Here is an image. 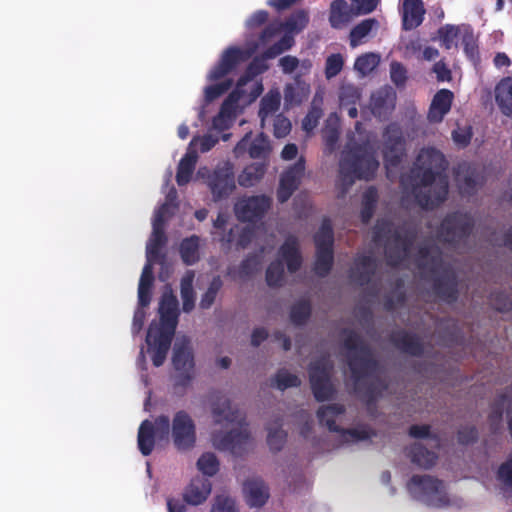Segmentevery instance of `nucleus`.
<instances>
[{
    "label": "nucleus",
    "instance_id": "f257e3e1",
    "mask_svg": "<svg viewBox=\"0 0 512 512\" xmlns=\"http://www.w3.org/2000/svg\"><path fill=\"white\" fill-rule=\"evenodd\" d=\"M447 166L442 152L435 148H423L409 172L401 175V186L411 189L422 209L433 210L444 203L448 196Z\"/></svg>",
    "mask_w": 512,
    "mask_h": 512
},
{
    "label": "nucleus",
    "instance_id": "f03ea898",
    "mask_svg": "<svg viewBox=\"0 0 512 512\" xmlns=\"http://www.w3.org/2000/svg\"><path fill=\"white\" fill-rule=\"evenodd\" d=\"M343 346L349 351L348 367L354 384V391L367 406L374 405L387 384L378 376L379 362L361 336L353 330H344Z\"/></svg>",
    "mask_w": 512,
    "mask_h": 512
},
{
    "label": "nucleus",
    "instance_id": "7ed1b4c3",
    "mask_svg": "<svg viewBox=\"0 0 512 512\" xmlns=\"http://www.w3.org/2000/svg\"><path fill=\"white\" fill-rule=\"evenodd\" d=\"M379 168L375 152L368 143H353L343 150L339 162L338 186L344 195L356 179L371 180Z\"/></svg>",
    "mask_w": 512,
    "mask_h": 512
},
{
    "label": "nucleus",
    "instance_id": "20e7f679",
    "mask_svg": "<svg viewBox=\"0 0 512 512\" xmlns=\"http://www.w3.org/2000/svg\"><path fill=\"white\" fill-rule=\"evenodd\" d=\"M417 266L420 270L432 275L441 273L434 278L433 291L443 301L451 304L459 297L458 278L455 271L445 266L442 251L437 246L422 245L418 249Z\"/></svg>",
    "mask_w": 512,
    "mask_h": 512
},
{
    "label": "nucleus",
    "instance_id": "39448f33",
    "mask_svg": "<svg viewBox=\"0 0 512 512\" xmlns=\"http://www.w3.org/2000/svg\"><path fill=\"white\" fill-rule=\"evenodd\" d=\"M415 238V229L405 226L395 228L393 223L386 219L377 220L373 228V241H386L385 257L391 267L399 266L407 258Z\"/></svg>",
    "mask_w": 512,
    "mask_h": 512
},
{
    "label": "nucleus",
    "instance_id": "423d86ee",
    "mask_svg": "<svg viewBox=\"0 0 512 512\" xmlns=\"http://www.w3.org/2000/svg\"><path fill=\"white\" fill-rule=\"evenodd\" d=\"M278 259L272 261L266 269V283L269 287H281L284 283V263L290 274L300 270L303 258L295 236H288L278 251Z\"/></svg>",
    "mask_w": 512,
    "mask_h": 512
},
{
    "label": "nucleus",
    "instance_id": "0eeeda50",
    "mask_svg": "<svg viewBox=\"0 0 512 512\" xmlns=\"http://www.w3.org/2000/svg\"><path fill=\"white\" fill-rule=\"evenodd\" d=\"M474 228V220L468 213H448L442 220L437 235L440 241L452 246L466 241Z\"/></svg>",
    "mask_w": 512,
    "mask_h": 512
},
{
    "label": "nucleus",
    "instance_id": "6e6552de",
    "mask_svg": "<svg viewBox=\"0 0 512 512\" xmlns=\"http://www.w3.org/2000/svg\"><path fill=\"white\" fill-rule=\"evenodd\" d=\"M172 363L177 371L175 386L186 388L193 379L195 366L193 348L189 337L177 338L173 347Z\"/></svg>",
    "mask_w": 512,
    "mask_h": 512
},
{
    "label": "nucleus",
    "instance_id": "1a4fd4ad",
    "mask_svg": "<svg viewBox=\"0 0 512 512\" xmlns=\"http://www.w3.org/2000/svg\"><path fill=\"white\" fill-rule=\"evenodd\" d=\"M407 488L415 498L427 505L442 506L446 503L443 482L430 475H413Z\"/></svg>",
    "mask_w": 512,
    "mask_h": 512
},
{
    "label": "nucleus",
    "instance_id": "9d476101",
    "mask_svg": "<svg viewBox=\"0 0 512 512\" xmlns=\"http://www.w3.org/2000/svg\"><path fill=\"white\" fill-rule=\"evenodd\" d=\"M170 436V419L167 415H160L154 422L146 419L138 429L137 445L143 456H149L155 446V437L159 440H168Z\"/></svg>",
    "mask_w": 512,
    "mask_h": 512
},
{
    "label": "nucleus",
    "instance_id": "9b49d317",
    "mask_svg": "<svg viewBox=\"0 0 512 512\" xmlns=\"http://www.w3.org/2000/svg\"><path fill=\"white\" fill-rule=\"evenodd\" d=\"M332 365L326 358L312 361L309 365V380L315 399L319 402L330 400L335 389L330 380Z\"/></svg>",
    "mask_w": 512,
    "mask_h": 512
},
{
    "label": "nucleus",
    "instance_id": "f8f14e48",
    "mask_svg": "<svg viewBox=\"0 0 512 512\" xmlns=\"http://www.w3.org/2000/svg\"><path fill=\"white\" fill-rule=\"evenodd\" d=\"M170 435L179 451L192 449L196 443V425L185 410L177 411L170 423Z\"/></svg>",
    "mask_w": 512,
    "mask_h": 512
},
{
    "label": "nucleus",
    "instance_id": "ddd939ff",
    "mask_svg": "<svg viewBox=\"0 0 512 512\" xmlns=\"http://www.w3.org/2000/svg\"><path fill=\"white\" fill-rule=\"evenodd\" d=\"M271 204L272 199L270 197L255 195L237 201L234 211L238 220L255 223L265 216Z\"/></svg>",
    "mask_w": 512,
    "mask_h": 512
},
{
    "label": "nucleus",
    "instance_id": "4468645a",
    "mask_svg": "<svg viewBox=\"0 0 512 512\" xmlns=\"http://www.w3.org/2000/svg\"><path fill=\"white\" fill-rule=\"evenodd\" d=\"M208 186L214 201L228 198L236 188L233 166L229 162L217 166L208 178Z\"/></svg>",
    "mask_w": 512,
    "mask_h": 512
},
{
    "label": "nucleus",
    "instance_id": "2eb2a0df",
    "mask_svg": "<svg viewBox=\"0 0 512 512\" xmlns=\"http://www.w3.org/2000/svg\"><path fill=\"white\" fill-rule=\"evenodd\" d=\"M455 181L461 195L472 196L484 182V176L478 165L462 162L455 168Z\"/></svg>",
    "mask_w": 512,
    "mask_h": 512
},
{
    "label": "nucleus",
    "instance_id": "dca6fc26",
    "mask_svg": "<svg viewBox=\"0 0 512 512\" xmlns=\"http://www.w3.org/2000/svg\"><path fill=\"white\" fill-rule=\"evenodd\" d=\"M160 325L153 327L154 331L174 335L178 324V300L170 287L161 297L159 304Z\"/></svg>",
    "mask_w": 512,
    "mask_h": 512
},
{
    "label": "nucleus",
    "instance_id": "f3484780",
    "mask_svg": "<svg viewBox=\"0 0 512 512\" xmlns=\"http://www.w3.org/2000/svg\"><path fill=\"white\" fill-rule=\"evenodd\" d=\"M250 440V433L247 428L232 429L226 433H219L213 436L214 445L217 449L229 451L235 456H242Z\"/></svg>",
    "mask_w": 512,
    "mask_h": 512
},
{
    "label": "nucleus",
    "instance_id": "a211bd4d",
    "mask_svg": "<svg viewBox=\"0 0 512 512\" xmlns=\"http://www.w3.org/2000/svg\"><path fill=\"white\" fill-rule=\"evenodd\" d=\"M169 209L167 203L163 204L156 212L153 220V232L146 246V259L157 261L161 256V249L167 242L164 232L165 214Z\"/></svg>",
    "mask_w": 512,
    "mask_h": 512
},
{
    "label": "nucleus",
    "instance_id": "6ab92c4d",
    "mask_svg": "<svg viewBox=\"0 0 512 512\" xmlns=\"http://www.w3.org/2000/svg\"><path fill=\"white\" fill-rule=\"evenodd\" d=\"M305 171V161L300 158L297 162L287 169L280 178L277 190V199L280 203L288 201L295 190H297L301 178Z\"/></svg>",
    "mask_w": 512,
    "mask_h": 512
},
{
    "label": "nucleus",
    "instance_id": "aec40b11",
    "mask_svg": "<svg viewBox=\"0 0 512 512\" xmlns=\"http://www.w3.org/2000/svg\"><path fill=\"white\" fill-rule=\"evenodd\" d=\"M174 335L154 331L150 326L147 332L146 342L148 353L151 355L153 365L160 367L166 360Z\"/></svg>",
    "mask_w": 512,
    "mask_h": 512
},
{
    "label": "nucleus",
    "instance_id": "412c9836",
    "mask_svg": "<svg viewBox=\"0 0 512 512\" xmlns=\"http://www.w3.org/2000/svg\"><path fill=\"white\" fill-rule=\"evenodd\" d=\"M245 59L246 55L243 50L238 47H229L223 52L218 64L210 71L209 80L216 81L223 78L232 72L239 63L245 61Z\"/></svg>",
    "mask_w": 512,
    "mask_h": 512
},
{
    "label": "nucleus",
    "instance_id": "4be33fe9",
    "mask_svg": "<svg viewBox=\"0 0 512 512\" xmlns=\"http://www.w3.org/2000/svg\"><path fill=\"white\" fill-rule=\"evenodd\" d=\"M376 270L377 262L372 255H359L349 271V279L359 286H365L371 282Z\"/></svg>",
    "mask_w": 512,
    "mask_h": 512
},
{
    "label": "nucleus",
    "instance_id": "5701e85b",
    "mask_svg": "<svg viewBox=\"0 0 512 512\" xmlns=\"http://www.w3.org/2000/svg\"><path fill=\"white\" fill-rule=\"evenodd\" d=\"M390 341L404 354L414 357H421L424 354V343L415 333L397 330L391 334Z\"/></svg>",
    "mask_w": 512,
    "mask_h": 512
},
{
    "label": "nucleus",
    "instance_id": "b1692460",
    "mask_svg": "<svg viewBox=\"0 0 512 512\" xmlns=\"http://www.w3.org/2000/svg\"><path fill=\"white\" fill-rule=\"evenodd\" d=\"M454 94L449 89L438 90L429 106L427 118L431 123H440L444 117L450 112Z\"/></svg>",
    "mask_w": 512,
    "mask_h": 512
},
{
    "label": "nucleus",
    "instance_id": "393cba45",
    "mask_svg": "<svg viewBox=\"0 0 512 512\" xmlns=\"http://www.w3.org/2000/svg\"><path fill=\"white\" fill-rule=\"evenodd\" d=\"M211 410L215 424L222 425L224 423L238 422L242 425L243 419H239V411L231 406L230 400L224 395L217 396L212 401Z\"/></svg>",
    "mask_w": 512,
    "mask_h": 512
},
{
    "label": "nucleus",
    "instance_id": "a878e982",
    "mask_svg": "<svg viewBox=\"0 0 512 512\" xmlns=\"http://www.w3.org/2000/svg\"><path fill=\"white\" fill-rule=\"evenodd\" d=\"M211 490L212 485L208 479L196 477L185 487L183 497L188 505L198 506L207 500Z\"/></svg>",
    "mask_w": 512,
    "mask_h": 512
},
{
    "label": "nucleus",
    "instance_id": "bb28decb",
    "mask_svg": "<svg viewBox=\"0 0 512 512\" xmlns=\"http://www.w3.org/2000/svg\"><path fill=\"white\" fill-rule=\"evenodd\" d=\"M426 13L422 0H403L402 28L406 31L419 27Z\"/></svg>",
    "mask_w": 512,
    "mask_h": 512
},
{
    "label": "nucleus",
    "instance_id": "cd10ccee",
    "mask_svg": "<svg viewBox=\"0 0 512 512\" xmlns=\"http://www.w3.org/2000/svg\"><path fill=\"white\" fill-rule=\"evenodd\" d=\"M357 17L354 8L346 0H333L329 9V23L334 29H342Z\"/></svg>",
    "mask_w": 512,
    "mask_h": 512
},
{
    "label": "nucleus",
    "instance_id": "c85d7f7f",
    "mask_svg": "<svg viewBox=\"0 0 512 512\" xmlns=\"http://www.w3.org/2000/svg\"><path fill=\"white\" fill-rule=\"evenodd\" d=\"M379 28V21L375 18H367L356 24L349 33L348 40L351 48H356L367 42L373 32Z\"/></svg>",
    "mask_w": 512,
    "mask_h": 512
},
{
    "label": "nucleus",
    "instance_id": "c756f323",
    "mask_svg": "<svg viewBox=\"0 0 512 512\" xmlns=\"http://www.w3.org/2000/svg\"><path fill=\"white\" fill-rule=\"evenodd\" d=\"M406 454L411 462L423 469L432 468L438 459L434 451L427 449L421 443H413L406 448Z\"/></svg>",
    "mask_w": 512,
    "mask_h": 512
},
{
    "label": "nucleus",
    "instance_id": "7c9ffc66",
    "mask_svg": "<svg viewBox=\"0 0 512 512\" xmlns=\"http://www.w3.org/2000/svg\"><path fill=\"white\" fill-rule=\"evenodd\" d=\"M244 490L247 493V503L251 507L260 508L269 498L268 488L262 480H248L244 484Z\"/></svg>",
    "mask_w": 512,
    "mask_h": 512
},
{
    "label": "nucleus",
    "instance_id": "2f4dec72",
    "mask_svg": "<svg viewBox=\"0 0 512 512\" xmlns=\"http://www.w3.org/2000/svg\"><path fill=\"white\" fill-rule=\"evenodd\" d=\"M197 160V151L188 147L187 152L181 158L177 167L176 182L179 186H184L190 182Z\"/></svg>",
    "mask_w": 512,
    "mask_h": 512
},
{
    "label": "nucleus",
    "instance_id": "473e14b6",
    "mask_svg": "<svg viewBox=\"0 0 512 512\" xmlns=\"http://www.w3.org/2000/svg\"><path fill=\"white\" fill-rule=\"evenodd\" d=\"M495 100L500 111L512 118V77H505L497 84Z\"/></svg>",
    "mask_w": 512,
    "mask_h": 512
},
{
    "label": "nucleus",
    "instance_id": "72a5a7b5",
    "mask_svg": "<svg viewBox=\"0 0 512 512\" xmlns=\"http://www.w3.org/2000/svg\"><path fill=\"white\" fill-rule=\"evenodd\" d=\"M512 397V384L497 394L495 400L491 404V411L488 415V421L492 431H496L503 418L504 405L510 401Z\"/></svg>",
    "mask_w": 512,
    "mask_h": 512
},
{
    "label": "nucleus",
    "instance_id": "f704fd0d",
    "mask_svg": "<svg viewBox=\"0 0 512 512\" xmlns=\"http://www.w3.org/2000/svg\"><path fill=\"white\" fill-rule=\"evenodd\" d=\"M345 412V407L342 404H329L322 406L317 411L319 423L331 432L339 433L341 428L336 424V418Z\"/></svg>",
    "mask_w": 512,
    "mask_h": 512
},
{
    "label": "nucleus",
    "instance_id": "c9c22d12",
    "mask_svg": "<svg viewBox=\"0 0 512 512\" xmlns=\"http://www.w3.org/2000/svg\"><path fill=\"white\" fill-rule=\"evenodd\" d=\"M440 338L446 346L460 344L463 340L461 329L457 320L453 318L441 319L438 323Z\"/></svg>",
    "mask_w": 512,
    "mask_h": 512
},
{
    "label": "nucleus",
    "instance_id": "e433bc0d",
    "mask_svg": "<svg viewBox=\"0 0 512 512\" xmlns=\"http://www.w3.org/2000/svg\"><path fill=\"white\" fill-rule=\"evenodd\" d=\"M194 278H195L194 271L188 270L182 277L181 283H180L182 309L186 313L191 312L195 307V292L193 289Z\"/></svg>",
    "mask_w": 512,
    "mask_h": 512
},
{
    "label": "nucleus",
    "instance_id": "4c0bfd02",
    "mask_svg": "<svg viewBox=\"0 0 512 512\" xmlns=\"http://www.w3.org/2000/svg\"><path fill=\"white\" fill-rule=\"evenodd\" d=\"M378 190L374 186L368 187L362 196L360 218L362 223L368 224L372 219L378 203Z\"/></svg>",
    "mask_w": 512,
    "mask_h": 512
},
{
    "label": "nucleus",
    "instance_id": "58836bf2",
    "mask_svg": "<svg viewBox=\"0 0 512 512\" xmlns=\"http://www.w3.org/2000/svg\"><path fill=\"white\" fill-rule=\"evenodd\" d=\"M266 173V165L264 163H252L244 168L238 176L240 186L249 188L257 184Z\"/></svg>",
    "mask_w": 512,
    "mask_h": 512
},
{
    "label": "nucleus",
    "instance_id": "ea45409f",
    "mask_svg": "<svg viewBox=\"0 0 512 512\" xmlns=\"http://www.w3.org/2000/svg\"><path fill=\"white\" fill-rule=\"evenodd\" d=\"M199 240L197 235H192L181 241L179 252L186 265H193L199 261Z\"/></svg>",
    "mask_w": 512,
    "mask_h": 512
},
{
    "label": "nucleus",
    "instance_id": "a19ab883",
    "mask_svg": "<svg viewBox=\"0 0 512 512\" xmlns=\"http://www.w3.org/2000/svg\"><path fill=\"white\" fill-rule=\"evenodd\" d=\"M281 103V95L277 89H271L261 99L258 115L261 119L262 126L268 116L278 111Z\"/></svg>",
    "mask_w": 512,
    "mask_h": 512
},
{
    "label": "nucleus",
    "instance_id": "79ce46f5",
    "mask_svg": "<svg viewBox=\"0 0 512 512\" xmlns=\"http://www.w3.org/2000/svg\"><path fill=\"white\" fill-rule=\"evenodd\" d=\"M316 250H333L334 233L329 218H324L319 230L314 235Z\"/></svg>",
    "mask_w": 512,
    "mask_h": 512
},
{
    "label": "nucleus",
    "instance_id": "37998d69",
    "mask_svg": "<svg viewBox=\"0 0 512 512\" xmlns=\"http://www.w3.org/2000/svg\"><path fill=\"white\" fill-rule=\"evenodd\" d=\"M269 66L262 56H256L246 67L244 73L237 80V86L243 89L248 82L252 81L256 76L263 74L268 70Z\"/></svg>",
    "mask_w": 512,
    "mask_h": 512
},
{
    "label": "nucleus",
    "instance_id": "c03bdc74",
    "mask_svg": "<svg viewBox=\"0 0 512 512\" xmlns=\"http://www.w3.org/2000/svg\"><path fill=\"white\" fill-rule=\"evenodd\" d=\"M267 444L270 450L274 452L280 451L287 438V433L282 429V419L278 418L273 425L267 427Z\"/></svg>",
    "mask_w": 512,
    "mask_h": 512
},
{
    "label": "nucleus",
    "instance_id": "a18cd8bd",
    "mask_svg": "<svg viewBox=\"0 0 512 512\" xmlns=\"http://www.w3.org/2000/svg\"><path fill=\"white\" fill-rule=\"evenodd\" d=\"M312 313V306L309 300H299L290 309V320L296 326L306 324Z\"/></svg>",
    "mask_w": 512,
    "mask_h": 512
},
{
    "label": "nucleus",
    "instance_id": "49530a36",
    "mask_svg": "<svg viewBox=\"0 0 512 512\" xmlns=\"http://www.w3.org/2000/svg\"><path fill=\"white\" fill-rule=\"evenodd\" d=\"M334 253L333 250H316V259L313 270L319 277H326L333 266Z\"/></svg>",
    "mask_w": 512,
    "mask_h": 512
},
{
    "label": "nucleus",
    "instance_id": "de8ad7c7",
    "mask_svg": "<svg viewBox=\"0 0 512 512\" xmlns=\"http://www.w3.org/2000/svg\"><path fill=\"white\" fill-rule=\"evenodd\" d=\"M406 302V293L404 291V281L401 278L395 281V290L387 294L384 298V308L386 311H394L397 306H402Z\"/></svg>",
    "mask_w": 512,
    "mask_h": 512
},
{
    "label": "nucleus",
    "instance_id": "09e8293b",
    "mask_svg": "<svg viewBox=\"0 0 512 512\" xmlns=\"http://www.w3.org/2000/svg\"><path fill=\"white\" fill-rule=\"evenodd\" d=\"M380 62V57L376 53H365L356 58L354 69L362 76L370 74Z\"/></svg>",
    "mask_w": 512,
    "mask_h": 512
},
{
    "label": "nucleus",
    "instance_id": "8fccbe9b",
    "mask_svg": "<svg viewBox=\"0 0 512 512\" xmlns=\"http://www.w3.org/2000/svg\"><path fill=\"white\" fill-rule=\"evenodd\" d=\"M489 302L498 312L506 313L512 311V295L508 291L499 290L492 292Z\"/></svg>",
    "mask_w": 512,
    "mask_h": 512
},
{
    "label": "nucleus",
    "instance_id": "3c124183",
    "mask_svg": "<svg viewBox=\"0 0 512 512\" xmlns=\"http://www.w3.org/2000/svg\"><path fill=\"white\" fill-rule=\"evenodd\" d=\"M244 93V90L236 85L235 89L223 101L220 112L234 119L239 101L242 99Z\"/></svg>",
    "mask_w": 512,
    "mask_h": 512
},
{
    "label": "nucleus",
    "instance_id": "603ef678",
    "mask_svg": "<svg viewBox=\"0 0 512 512\" xmlns=\"http://www.w3.org/2000/svg\"><path fill=\"white\" fill-rule=\"evenodd\" d=\"M197 468L204 475L212 477L219 471V461L214 453H203L198 461Z\"/></svg>",
    "mask_w": 512,
    "mask_h": 512
},
{
    "label": "nucleus",
    "instance_id": "864d4df0",
    "mask_svg": "<svg viewBox=\"0 0 512 512\" xmlns=\"http://www.w3.org/2000/svg\"><path fill=\"white\" fill-rule=\"evenodd\" d=\"M300 384L301 380L297 375L289 373L286 369H280L274 377V383H272V386L284 391L287 388L298 387Z\"/></svg>",
    "mask_w": 512,
    "mask_h": 512
},
{
    "label": "nucleus",
    "instance_id": "5fc2aeb1",
    "mask_svg": "<svg viewBox=\"0 0 512 512\" xmlns=\"http://www.w3.org/2000/svg\"><path fill=\"white\" fill-rule=\"evenodd\" d=\"M223 282L220 276H215L211 280L206 292L202 295L199 306L201 309H209L215 302L218 292L221 290Z\"/></svg>",
    "mask_w": 512,
    "mask_h": 512
},
{
    "label": "nucleus",
    "instance_id": "6e6d98bb",
    "mask_svg": "<svg viewBox=\"0 0 512 512\" xmlns=\"http://www.w3.org/2000/svg\"><path fill=\"white\" fill-rule=\"evenodd\" d=\"M462 45L467 58L477 65L480 62V53L477 40L472 31L466 32L462 37Z\"/></svg>",
    "mask_w": 512,
    "mask_h": 512
},
{
    "label": "nucleus",
    "instance_id": "4d7b16f0",
    "mask_svg": "<svg viewBox=\"0 0 512 512\" xmlns=\"http://www.w3.org/2000/svg\"><path fill=\"white\" fill-rule=\"evenodd\" d=\"M405 145H383V158L386 167H397L404 154Z\"/></svg>",
    "mask_w": 512,
    "mask_h": 512
},
{
    "label": "nucleus",
    "instance_id": "13d9d810",
    "mask_svg": "<svg viewBox=\"0 0 512 512\" xmlns=\"http://www.w3.org/2000/svg\"><path fill=\"white\" fill-rule=\"evenodd\" d=\"M344 59L340 53H334L326 58L325 77L329 80L336 77L343 69Z\"/></svg>",
    "mask_w": 512,
    "mask_h": 512
},
{
    "label": "nucleus",
    "instance_id": "bf43d9fd",
    "mask_svg": "<svg viewBox=\"0 0 512 512\" xmlns=\"http://www.w3.org/2000/svg\"><path fill=\"white\" fill-rule=\"evenodd\" d=\"M260 256L249 254L242 260L239 266V275L241 278H248L254 275L260 268Z\"/></svg>",
    "mask_w": 512,
    "mask_h": 512
},
{
    "label": "nucleus",
    "instance_id": "052dcab7",
    "mask_svg": "<svg viewBox=\"0 0 512 512\" xmlns=\"http://www.w3.org/2000/svg\"><path fill=\"white\" fill-rule=\"evenodd\" d=\"M384 145H405V139L400 126L397 123H390L386 126L384 133Z\"/></svg>",
    "mask_w": 512,
    "mask_h": 512
},
{
    "label": "nucleus",
    "instance_id": "680f3d73",
    "mask_svg": "<svg viewBox=\"0 0 512 512\" xmlns=\"http://www.w3.org/2000/svg\"><path fill=\"white\" fill-rule=\"evenodd\" d=\"M479 439L478 429L474 425L462 426L457 431V441L459 444L467 446L474 444Z\"/></svg>",
    "mask_w": 512,
    "mask_h": 512
},
{
    "label": "nucleus",
    "instance_id": "e2e57ef3",
    "mask_svg": "<svg viewBox=\"0 0 512 512\" xmlns=\"http://www.w3.org/2000/svg\"><path fill=\"white\" fill-rule=\"evenodd\" d=\"M496 477L504 487L512 490V455L500 464Z\"/></svg>",
    "mask_w": 512,
    "mask_h": 512
},
{
    "label": "nucleus",
    "instance_id": "0e129e2a",
    "mask_svg": "<svg viewBox=\"0 0 512 512\" xmlns=\"http://www.w3.org/2000/svg\"><path fill=\"white\" fill-rule=\"evenodd\" d=\"M390 78L397 87H404L407 81V70L405 66L397 61L390 64Z\"/></svg>",
    "mask_w": 512,
    "mask_h": 512
},
{
    "label": "nucleus",
    "instance_id": "69168bd1",
    "mask_svg": "<svg viewBox=\"0 0 512 512\" xmlns=\"http://www.w3.org/2000/svg\"><path fill=\"white\" fill-rule=\"evenodd\" d=\"M291 131L290 120L282 114L275 116L273 120V135L280 139L286 137Z\"/></svg>",
    "mask_w": 512,
    "mask_h": 512
},
{
    "label": "nucleus",
    "instance_id": "338daca9",
    "mask_svg": "<svg viewBox=\"0 0 512 512\" xmlns=\"http://www.w3.org/2000/svg\"><path fill=\"white\" fill-rule=\"evenodd\" d=\"M459 29L457 26L447 24L438 30V35L446 49H451L455 38L458 36Z\"/></svg>",
    "mask_w": 512,
    "mask_h": 512
},
{
    "label": "nucleus",
    "instance_id": "774afa93",
    "mask_svg": "<svg viewBox=\"0 0 512 512\" xmlns=\"http://www.w3.org/2000/svg\"><path fill=\"white\" fill-rule=\"evenodd\" d=\"M211 512H238L235 501L229 497L217 496Z\"/></svg>",
    "mask_w": 512,
    "mask_h": 512
}]
</instances>
